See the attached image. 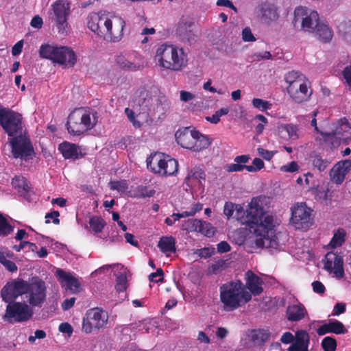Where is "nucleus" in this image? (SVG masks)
Instances as JSON below:
<instances>
[{
    "instance_id": "nucleus-1",
    "label": "nucleus",
    "mask_w": 351,
    "mask_h": 351,
    "mask_svg": "<svg viewBox=\"0 0 351 351\" xmlns=\"http://www.w3.org/2000/svg\"><path fill=\"white\" fill-rule=\"evenodd\" d=\"M265 197L252 198L247 210L239 209L236 217L242 224H246L250 233L254 236V242L258 247L276 249L278 243L272 239V230L274 227V218L265 210Z\"/></svg>"
},
{
    "instance_id": "nucleus-2",
    "label": "nucleus",
    "mask_w": 351,
    "mask_h": 351,
    "mask_svg": "<svg viewBox=\"0 0 351 351\" xmlns=\"http://www.w3.org/2000/svg\"><path fill=\"white\" fill-rule=\"evenodd\" d=\"M21 114L0 106V125L11 137L9 143L14 158L28 160L34 154L31 141L27 136Z\"/></svg>"
},
{
    "instance_id": "nucleus-3",
    "label": "nucleus",
    "mask_w": 351,
    "mask_h": 351,
    "mask_svg": "<svg viewBox=\"0 0 351 351\" xmlns=\"http://www.w3.org/2000/svg\"><path fill=\"white\" fill-rule=\"evenodd\" d=\"M24 296L25 302L33 307H41L46 300L47 287L45 282L38 277L29 281L16 278L6 283L1 291V296L5 302Z\"/></svg>"
},
{
    "instance_id": "nucleus-4",
    "label": "nucleus",
    "mask_w": 351,
    "mask_h": 351,
    "mask_svg": "<svg viewBox=\"0 0 351 351\" xmlns=\"http://www.w3.org/2000/svg\"><path fill=\"white\" fill-rule=\"evenodd\" d=\"M293 24L297 30L313 34L317 40L324 43L330 42L333 37L331 28L319 21V14L304 6H299L295 9Z\"/></svg>"
},
{
    "instance_id": "nucleus-5",
    "label": "nucleus",
    "mask_w": 351,
    "mask_h": 351,
    "mask_svg": "<svg viewBox=\"0 0 351 351\" xmlns=\"http://www.w3.org/2000/svg\"><path fill=\"white\" fill-rule=\"evenodd\" d=\"M154 60L162 68L173 71H182L187 64V55L182 48L164 43L156 49Z\"/></svg>"
},
{
    "instance_id": "nucleus-6",
    "label": "nucleus",
    "mask_w": 351,
    "mask_h": 351,
    "mask_svg": "<svg viewBox=\"0 0 351 351\" xmlns=\"http://www.w3.org/2000/svg\"><path fill=\"white\" fill-rule=\"evenodd\" d=\"M251 300V293L240 280H234L220 287V300L227 311L235 310Z\"/></svg>"
},
{
    "instance_id": "nucleus-7",
    "label": "nucleus",
    "mask_w": 351,
    "mask_h": 351,
    "mask_svg": "<svg viewBox=\"0 0 351 351\" xmlns=\"http://www.w3.org/2000/svg\"><path fill=\"white\" fill-rule=\"evenodd\" d=\"M135 104L141 108L143 113L146 112L152 117L157 116L158 118L164 115L170 108L169 101L165 95H152L144 88L139 90Z\"/></svg>"
},
{
    "instance_id": "nucleus-8",
    "label": "nucleus",
    "mask_w": 351,
    "mask_h": 351,
    "mask_svg": "<svg viewBox=\"0 0 351 351\" xmlns=\"http://www.w3.org/2000/svg\"><path fill=\"white\" fill-rule=\"evenodd\" d=\"M97 122L96 112L79 108L73 111L68 117L66 129L71 134L78 136L92 129Z\"/></svg>"
},
{
    "instance_id": "nucleus-9",
    "label": "nucleus",
    "mask_w": 351,
    "mask_h": 351,
    "mask_svg": "<svg viewBox=\"0 0 351 351\" xmlns=\"http://www.w3.org/2000/svg\"><path fill=\"white\" fill-rule=\"evenodd\" d=\"M40 57L51 60L53 62L68 67H73L77 58L73 49L69 47H58L43 45L39 50Z\"/></svg>"
},
{
    "instance_id": "nucleus-10",
    "label": "nucleus",
    "mask_w": 351,
    "mask_h": 351,
    "mask_svg": "<svg viewBox=\"0 0 351 351\" xmlns=\"http://www.w3.org/2000/svg\"><path fill=\"white\" fill-rule=\"evenodd\" d=\"M177 143L183 148L193 152H200L208 147L210 144L209 139L199 132L185 128L178 130L176 134Z\"/></svg>"
},
{
    "instance_id": "nucleus-11",
    "label": "nucleus",
    "mask_w": 351,
    "mask_h": 351,
    "mask_svg": "<svg viewBox=\"0 0 351 351\" xmlns=\"http://www.w3.org/2000/svg\"><path fill=\"white\" fill-rule=\"evenodd\" d=\"M70 14V3L68 0H57L51 5L49 17L60 34L64 35L69 32L68 19Z\"/></svg>"
},
{
    "instance_id": "nucleus-12",
    "label": "nucleus",
    "mask_w": 351,
    "mask_h": 351,
    "mask_svg": "<svg viewBox=\"0 0 351 351\" xmlns=\"http://www.w3.org/2000/svg\"><path fill=\"white\" fill-rule=\"evenodd\" d=\"M16 300L8 302L5 315L4 321L10 324L21 323L32 319L34 315L33 308L25 301L16 302Z\"/></svg>"
},
{
    "instance_id": "nucleus-13",
    "label": "nucleus",
    "mask_w": 351,
    "mask_h": 351,
    "mask_svg": "<svg viewBox=\"0 0 351 351\" xmlns=\"http://www.w3.org/2000/svg\"><path fill=\"white\" fill-rule=\"evenodd\" d=\"M147 168L161 176H173L178 170V161L169 156L154 154L147 159Z\"/></svg>"
},
{
    "instance_id": "nucleus-14",
    "label": "nucleus",
    "mask_w": 351,
    "mask_h": 351,
    "mask_svg": "<svg viewBox=\"0 0 351 351\" xmlns=\"http://www.w3.org/2000/svg\"><path fill=\"white\" fill-rule=\"evenodd\" d=\"M108 314L100 308L89 309L83 318L82 329L86 333H90L106 327L108 324Z\"/></svg>"
},
{
    "instance_id": "nucleus-15",
    "label": "nucleus",
    "mask_w": 351,
    "mask_h": 351,
    "mask_svg": "<svg viewBox=\"0 0 351 351\" xmlns=\"http://www.w3.org/2000/svg\"><path fill=\"white\" fill-rule=\"evenodd\" d=\"M291 210V221L296 229H307L312 224L313 210L305 203H297Z\"/></svg>"
},
{
    "instance_id": "nucleus-16",
    "label": "nucleus",
    "mask_w": 351,
    "mask_h": 351,
    "mask_svg": "<svg viewBox=\"0 0 351 351\" xmlns=\"http://www.w3.org/2000/svg\"><path fill=\"white\" fill-rule=\"evenodd\" d=\"M321 135L327 141H332V144L347 143L351 139V126L346 119H341L331 132H321Z\"/></svg>"
},
{
    "instance_id": "nucleus-17",
    "label": "nucleus",
    "mask_w": 351,
    "mask_h": 351,
    "mask_svg": "<svg viewBox=\"0 0 351 351\" xmlns=\"http://www.w3.org/2000/svg\"><path fill=\"white\" fill-rule=\"evenodd\" d=\"M88 27L99 36L106 37L109 27H111V19L105 15L91 13L87 18Z\"/></svg>"
},
{
    "instance_id": "nucleus-18",
    "label": "nucleus",
    "mask_w": 351,
    "mask_h": 351,
    "mask_svg": "<svg viewBox=\"0 0 351 351\" xmlns=\"http://www.w3.org/2000/svg\"><path fill=\"white\" fill-rule=\"evenodd\" d=\"M287 92L295 103H302L308 101L312 95V90L307 81L304 80L299 84H293L287 87Z\"/></svg>"
},
{
    "instance_id": "nucleus-19",
    "label": "nucleus",
    "mask_w": 351,
    "mask_h": 351,
    "mask_svg": "<svg viewBox=\"0 0 351 351\" xmlns=\"http://www.w3.org/2000/svg\"><path fill=\"white\" fill-rule=\"evenodd\" d=\"M271 334L266 329H254L247 332L244 345L248 348L261 346L269 340Z\"/></svg>"
},
{
    "instance_id": "nucleus-20",
    "label": "nucleus",
    "mask_w": 351,
    "mask_h": 351,
    "mask_svg": "<svg viewBox=\"0 0 351 351\" xmlns=\"http://www.w3.org/2000/svg\"><path fill=\"white\" fill-rule=\"evenodd\" d=\"M343 263L342 257L336 253L330 252L325 256L324 269L329 272L333 271L338 278H341L344 274Z\"/></svg>"
},
{
    "instance_id": "nucleus-21",
    "label": "nucleus",
    "mask_w": 351,
    "mask_h": 351,
    "mask_svg": "<svg viewBox=\"0 0 351 351\" xmlns=\"http://www.w3.org/2000/svg\"><path fill=\"white\" fill-rule=\"evenodd\" d=\"M194 23L192 21H182L179 23L177 34L180 39L189 45H193L196 41L197 34L194 31Z\"/></svg>"
},
{
    "instance_id": "nucleus-22",
    "label": "nucleus",
    "mask_w": 351,
    "mask_h": 351,
    "mask_svg": "<svg viewBox=\"0 0 351 351\" xmlns=\"http://www.w3.org/2000/svg\"><path fill=\"white\" fill-rule=\"evenodd\" d=\"M56 274L62 285L66 287L72 293H76L81 291L82 288L80 282L71 274L64 271L62 269H58Z\"/></svg>"
},
{
    "instance_id": "nucleus-23",
    "label": "nucleus",
    "mask_w": 351,
    "mask_h": 351,
    "mask_svg": "<svg viewBox=\"0 0 351 351\" xmlns=\"http://www.w3.org/2000/svg\"><path fill=\"white\" fill-rule=\"evenodd\" d=\"M110 26L105 38L110 39L111 41L117 42L123 36L125 22L122 18L114 16L111 19Z\"/></svg>"
},
{
    "instance_id": "nucleus-24",
    "label": "nucleus",
    "mask_w": 351,
    "mask_h": 351,
    "mask_svg": "<svg viewBox=\"0 0 351 351\" xmlns=\"http://www.w3.org/2000/svg\"><path fill=\"white\" fill-rule=\"evenodd\" d=\"M12 184L21 196H23L27 201L31 200L30 197L32 191L30 184L25 178L16 176L12 179Z\"/></svg>"
},
{
    "instance_id": "nucleus-25",
    "label": "nucleus",
    "mask_w": 351,
    "mask_h": 351,
    "mask_svg": "<svg viewBox=\"0 0 351 351\" xmlns=\"http://www.w3.org/2000/svg\"><path fill=\"white\" fill-rule=\"evenodd\" d=\"M246 283L245 287L249 289V292L254 295H260L263 291L261 285L263 280L252 271H247L245 273Z\"/></svg>"
},
{
    "instance_id": "nucleus-26",
    "label": "nucleus",
    "mask_w": 351,
    "mask_h": 351,
    "mask_svg": "<svg viewBox=\"0 0 351 351\" xmlns=\"http://www.w3.org/2000/svg\"><path fill=\"white\" fill-rule=\"evenodd\" d=\"M309 341L310 337L306 331L298 330L295 341L289 346L288 351H308Z\"/></svg>"
},
{
    "instance_id": "nucleus-27",
    "label": "nucleus",
    "mask_w": 351,
    "mask_h": 351,
    "mask_svg": "<svg viewBox=\"0 0 351 351\" xmlns=\"http://www.w3.org/2000/svg\"><path fill=\"white\" fill-rule=\"evenodd\" d=\"M308 315L305 306L300 303L287 306L286 317L289 322H300Z\"/></svg>"
},
{
    "instance_id": "nucleus-28",
    "label": "nucleus",
    "mask_w": 351,
    "mask_h": 351,
    "mask_svg": "<svg viewBox=\"0 0 351 351\" xmlns=\"http://www.w3.org/2000/svg\"><path fill=\"white\" fill-rule=\"evenodd\" d=\"M58 149L65 158L75 160L82 155L80 148L70 143L64 142L60 144Z\"/></svg>"
},
{
    "instance_id": "nucleus-29",
    "label": "nucleus",
    "mask_w": 351,
    "mask_h": 351,
    "mask_svg": "<svg viewBox=\"0 0 351 351\" xmlns=\"http://www.w3.org/2000/svg\"><path fill=\"white\" fill-rule=\"evenodd\" d=\"M260 11L263 19L267 23L276 21L278 19L279 14L278 8L274 4L265 3L261 5Z\"/></svg>"
},
{
    "instance_id": "nucleus-30",
    "label": "nucleus",
    "mask_w": 351,
    "mask_h": 351,
    "mask_svg": "<svg viewBox=\"0 0 351 351\" xmlns=\"http://www.w3.org/2000/svg\"><path fill=\"white\" fill-rule=\"evenodd\" d=\"M186 180L189 185L195 184V183L202 185V182H204L206 180V174L202 169L195 167L189 171Z\"/></svg>"
},
{
    "instance_id": "nucleus-31",
    "label": "nucleus",
    "mask_w": 351,
    "mask_h": 351,
    "mask_svg": "<svg viewBox=\"0 0 351 351\" xmlns=\"http://www.w3.org/2000/svg\"><path fill=\"white\" fill-rule=\"evenodd\" d=\"M158 247L167 256L176 252V241L172 237H162L160 239Z\"/></svg>"
},
{
    "instance_id": "nucleus-32",
    "label": "nucleus",
    "mask_w": 351,
    "mask_h": 351,
    "mask_svg": "<svg viewBox=\"0 0 351 351\" xmlns=\"http://www.w3.org/2000/svg\"><path fill=\"white\" fill-rule=\"evenodd\" d=\"M278 130L280 133L286 132L291 140L295 141L300 138V129L296 125L292 123L281 124L278 125Z\"/></svg>"
},
{
    "instance_id": "nucleus-33",
    "label": "nucleus",
    "mask_w": 351,
    "mask_h": 351,
    "mask_svg": "<svg viewBox=\"0 0 351 351\" xmlns=\"http://www.w3.org/2000/svg\"><path fill=\"white\" fill-rule=\"evenodd\" d=\"M338 34L347 43H351V21L343 20L337 26Z\"/></svg>"
},
{
    "instance_id": "nucleus-34",
    "label": "nucleus",
    "mask_w": 351,
    "mask_h": 351,
    "mask_svg": "<svg viewBox=\"0 0 351 351\" xmlns=\"http://www.w3.org/2000/svg\"><path fill=\"white\" fill-rule=\"evenodd\" d=\"M346 173L336 164L330 171L331 180L336 184H341L345 179Z\"/></svg>"
},
{
    "instance_id": "nucleus-35",
    "label": "nucleus",
    "mask_w": 351,
    "mask_h": 351,
    "mask_svg": "<svg viewBox=\"0 0 351 351\" xmlns=\"http://www.w3.org/2000/svg\"><path fill=\"white\" fill-rule=\"evenodd\" d=\"M346 232L343 229L339 228L335 233L329 243L330 245L332 248L341 246L345 241Z\"/></svg>"
},
{
    "instance_id": "nucleus-36",
    "label": "nucleus",
    "mask_w": 351,
    "mask_h": 351,
    "mask_svg": "<svg viewBox=\"0 0 351 351\" xmlns=\"http://www.w3.org/2000/svg\"><path fill=\"white\" fill-rule=\"evenodd\" d=\"M116 62L123 69L134 71L138 70L140 68L139 64H136L129 61L123 56H118L117 58Z\"/></svg>"
},
{
    "instance_id": "nucleus-37",
    "label": "nucleus",
    "mask_w": 351,
    "mask_h": 351,
    "mask_svg": "<svg viewBox=\"0 0 351 351\" xmlns=\"http://www.w3.org/2000/svg\"><path fill=\"white\" fill-rule=\"evenodd\" d=\"M286 82L289 86H292L293 84H299L305 80L304 76L298 71H290L285 76Z\"/></svg>"
},
{
    "instance_id": "nucleus-38",
    "label": "nucleus",
    "mask_w": 351,
    "mask_h": 351,
    "mask_svg": "<svg viewBox=\"0 0 351 351\" xmlns=\"http://www.w3.org/2000/svg\"><path fill=\"white\" fill-rule=\"evenodd\" d=\"M89 224L94 232H101L104 228L106 223L101 217L93 216L90 217Z\"/></svg>"
},
{
    "instance_id": "nucleus-39",
    "label": "nucleus",
    "mask_w": 351,
    "mask_h": 351,
    "mask_svg": "<svg viewBox=\"0 0 351 351\" xmlns=\"http://www.w3.org/2000/svg\"><path fill=\"white\" fill-rule=\"evenodd\" d=\"M200 225L201 220L196 219H189L183 222L182 229L189 232H198V230H201L199 228Z\"/></svg>"
},
{
    "instance_id": "nucleus-40",
    "label": "nucleus",
    "mask_w": 351,
    "mask_h": 351,
    "mask_svg": "<svg viewBox=\"0 0 351 351\" xmlns=\"http://www.w3.org/2000/svg\"><path fill=\"white\" fill-rule=\"evenodd\" d=\"M128 279L125 271L121 272L116 278V291L119 293L123 292L127 289Z\"/></svg>"
},
{
    "instance_id": "nucleus-41",
    "label": "nucleus",
    "mask_w": 351,
    "mask_h": 351,
    "mask_svg": "<svg viewBox=\"0 0 351 351\" xmlns=\"http://www.w3.org/2000/svg\"><path fill=\"white\" fill-rule=\"evenodd\" d=\"M247 208H249V206H247ZM239 209H243V210H245L241 206L238 207L237 205H234L231 202H226L223 208V214L228 217V219H230L231 217L233 216L234 213L235 211V214L233 217L238 220L236 217V214L237 210H239ZM247 209L248 208H247L245 210H247Z\"/></svg>"
},
{
    "instance_id": "nucleus-42",
    "label": "nucleus",
    "mask_w": 351,
    "mask_h": 351,
    "mask_svg": "<svg viewBox=\"0 0 351 351\" xmlns=\"http://www.w3.org/2000/svg\"><path fill=\"white\" fill-rule=\"evenodd\" d=\"M330 332L335 334H345L347 330L345 328L343 324L337 320H330L328 322Z\"/></svg>"
},
{
    "instance_id": "nucleus-43",
    "label": "nucleus",
    "mask_w": 351,
    "mask_h": 351,
    "mask_svg": "<svg viewBox=\"0 0 351 351\" xmlns=\"http://www.w3.org/2000/svg\"><path fill=\"white\" fill-rule=\"evenodd\" d=\"M314 167L317 168L319 171H324L330 165V161L326 159H323L322 156L316 155L312 160Z\"/></svg>"
},
{
    "instance_id": "nucleus-44",
    "label": "nucleus",
    "mask_w": 351,
    "mask_h": 351,
    "mask_svg": "<svg viewBox=\"0 0 351 351\" xmlns=\"http://www.w3.org/2000/svg\"><path fill=\"white\" fill-rule=\"evenodd\" d=\"M13 231V227L0 214V237L7 236Z\"/></svg>"
},
{
    "instance_id": "nucleus-45",
    "label": "nucleus",
    "mask_w": 351,
    "mask_h": 351,
    "mask_svg": "<svg viewBox=\"0 0 351 351\" xmlns=\"http://www.w3.org/2000/svg\"><path fill=\"white\" fill-rule=\"evenodd\" d=\"M322 347L324 351H335L337 348L336 340L331 337H326L322 341Z\"/></svg>"
},
{
    "instance_id": "nucleus-46",
    "label": "nucleus",
    "mask_w": 351,
    "mask_h": 351,
    "mask_svg": "<svg viewBox=\"0 0 351 351\" xmlns=\"http://www.w3.org/2000/svg\"><path fill=\"white\" fill-rule=\"evenodd\" d=\"M138 196L140 197H150L154 195L156 191L149 186L140 185L136 188Z\"/></svg>"
},
{
    "instance_id": "nucleus-47",
    "label": "nucleus",
    "mask_w": 351,
    "mask_h": 351,
    "mask_svg": "<svg viewBox=\"0 0 351 351\" xmlns=\"http://www.w3.org/2000/svg\"><path fill=\"white\" fill-rule=\"evenodd\" d=\"M199 228L201 230H198V232H200L206 237H211L215 233V228L208 222L201 220V225L199 226Z\"/></svg>"
},
{
    "instance_id": "nucleus-48",
    "label": "nucleus",
    "mask_w": 351,
    "mask_h": 351,
    "mask_svg": "<svg viewBox=\"0 0 351 351\" xmlns=\"http://www.w3.org/2000/svg\"><path fill=\"white\" fill-rule=\"evenodd\" d=\"M252 105L254 108L261 110H265L271 106L269 101L258 98L253 99Z\"/></svg>"
},
{
    "instance_id": "nucleus-49",
    "label": "nucleus",
    "mask_w": 351,
    "mask_h": 351,
    "mask_svg": "<svg viewBox=\"0 0 351 351\" xmlns=\"http://www.w3.org/2000/svg\"><path fill=\"white\" fill-rule=\"evenodd\" d=\"M263 161L258 158H256L252 161V165H247V171L249 172H256L263 169Z\"/></svg>"
},
{
    "instance_id": "nucleus-50",
    "label": "nucleus",
    "mask_w": 351,
    "mask_h": 351,
    "mask_svg": "<svg viewBox=\"0 0 351 351\" xmlns=\"http://www.w3.org/2000/svg\"><path fill=\"white\" fill-rule=\"evenodd\" d=\"M110 189L117 190L120 192H125L128 189V184L125 180L112 181L110 182Z\"/></svg>"
},
{
    "instance_id": "nucleus-51",
    "label": "nucleus",
    "mask_w": 351,
    "mask_h": 351,
    "mask_svg": "<svg viewBox=\"0 0 351 351\" xmlns=\"http://www.w3.org/2000/svg\"><path fill=\"white\" fill-rule=\"evenodd\" d=\"M247 165L235 162L234 164L226 165L224 167L228 172L242 171L243 169L247 170Z\"/></svg>"
},
{
    "instance_id": "nucleus-52",
    "label": "nucleus",
    "mask_w": 351,
    "mask_h": 351,
    "mask_svg": "<svg viewBox=\"0 0 351 351\" xmlns=\"http://www.w3.org/2000/svg\"><path fill=\"white\" fill-rule=\"evenodd\" d=\"M342 75L345 80V83L351 91V65L347 66L344 68L342 71Z\"/></svg>"
},
{
    "instance_id": "nucleus-53",
    "label": "nucleus",
    "mask_w": 351,
    "mask_h": 351,
    "mask_svg": "<svg viewBox=\"0 0 351 351\" xmlns=\"http://www.w3.org/2000/svg\"><path fill=\"white\" fill-rule=\"evenodd\" d=\"M224 263L222 261L212 264L209 267V273L217 274L223 269Z\"/></svg>"
},
{
    "instance_id": "nucleus-54",
    "label": "nucleus",
    "mask_w": 351,
    "mask_h": 351,
    "mask_svg": "<svg viewBox=\"0 0 351 351\" xmlns=\"http://www.w3.org/2000/svg\"><path fill=\"white\" fill-rule=\"evenodd\" d=\"M242 38L245 42L255 41L256 38L250 27H245L242 31Z\"/></svg>"
},
{
    "instance_id": "nucleus-55",
    "label": "nucleus",
    "mask_w": 351,
    "mask_h": 351,
    "mask_svg": "<svg viewBox=\"0 0 351 351\" xmlns=\"http://www.w3.org/2000/svg\"><path fill=\"white\" fill-rule=\"evenodd\" d=\"M258 154L260 156H261L263 159L266 160H270L273 156H274L275 152L268 151L262 147H258L257 149Z\"/></svg>"
},
{
    "instance_id": "nucleus-56",
    "label": "nucleus",
    "mask_w": 351,
    "mask_h": 351,
    "mask_svg": "<svg viewBox=\"0 0 351 351\" xmlns=\"http://www.w3.org/2000/svg\"><path fill=\"white\" fill-rule=\"evenodd\" d=\"M164 273L161 268L157 269V271L154 273H152L149 276V280L152 282H160L162 280V276Z\"/></svg>"
},
{
    "instance_id": "nucleus-57",
    "label": "nucleus",
    "mask_w": 351,
    "mask_h": 351,
    "mask_svg": "<svg viewBox=\"0 0 351 351\" xmlns=\"http://www.w3.org/2000/svg\"><path fill=\"white\" fill-rule=\"evenodd\" d=\"M46 337V332L43 330H36L35 332H34V336H29L28 337V341L33 343H34L35 340L36 339H44Z\"/></svg>"
},
{
    "instance_id": "nucleus-58",
    "label": "nucleus",
    "mask_w": 351,
    "mask_h": 351,
    "mask_svg": "<svg viewBox=\"0 0 351 351\" xmlns=\"http://www.w3.org/2000/svg\"><path fill=\"white\" fill-rule=\"evenodd\" d=\"M312 287L314 292L319 294H323L326 291L324 285L319 281H314L312 283Z\"/></svg>"
},
{
    "instance_id": "nucleus-59",
    "label": "nucleus",
    "mask_w": 351,
    "mask_h": 351,
    "mask_svg": "<svg viewBox=\"0 0 351 351\" xmlns=\"http://www.w3.org/2000/svg\"><path fill=\"white\" fill-rule=\"evenodd\" d=\"M195 98V95L188 91L181 90L180 91V100L184 102H188L193 100Z\"/></svg>"
},
{
    "instance_id": "nucleus-60",
    "label": "nucleus",
    "mask_w": 351,
    "mask_h": 351,
    "mask_svg": "<svg viewBox=\"0 0 351 351\" xmlns=\"http://www.w3.org/2000/svg\"><path fill=\"white\" fill-rule=\"evenodd\" d=\"M59 330L61 332L71 335L73 332V328L69 323L64 322L60 324Z\"/></svg>"
},
{
    "instance_id": "nucleus-61",
    "label": "nucleus",
    "mask_w": 351,
    "mask_h": 351,
    "mask_svg": "<svg viewBox=\"0 0 351 351\" xmlns=\"http://www.w3.org/2000/svg\"><path fill=\"white\" fill-rule=\"evenodd\" d=\"M197 340L200 343L208 344L210 343L209 337L203 331H199Z\"/></svg>"
},
{
    "instance_id": "nucleus-62",
    "label": "nucleus",
    "mask_w": 351,
    "mask_h": 351,
    "mask_svg": "<svg viewBox=\"0 0 351 351\" xmlns=\"http://www.w3.org/2000/svg\"><path fill=\"white\" fill-rule=\"evenodd\" d=\"M230 245L226 241H221L217 244V251L219 253H226L230 250Z\"/></svg>"
},
{
    "instance_id": "nucleus-63",
    "label": "nucleus",
    "mask_w": 351,
    "mask_h": 351,
    "mask_svg": "<svg viewBox=\"0 0 351 351\" xmlns=\"http://www.w3.org/2000/svg\"><path fill=\"white\" fill-rule=\"evenodd\" d=\"M295 339V337H294V336L290 332H285L282 335V337L280 338V341L283 343H292V342H293V341Z\"/></svg>"
},
{
    "instance_id": "nucleus-64",
    "label": "nucleus",
    "mask_w": 351,
    "mask_h": 351,
    "mask_svg": "<svg viewBox=\"0 0 351 351\" xmlns=\"http://www.w3.org/2000/svg\"><path fill=\"white\" fill-rule=\"evenodd\" d=\"M340 166V168L347 174L351 169V160H345L337 163Z\"/></svg>"
}]
</instances>
